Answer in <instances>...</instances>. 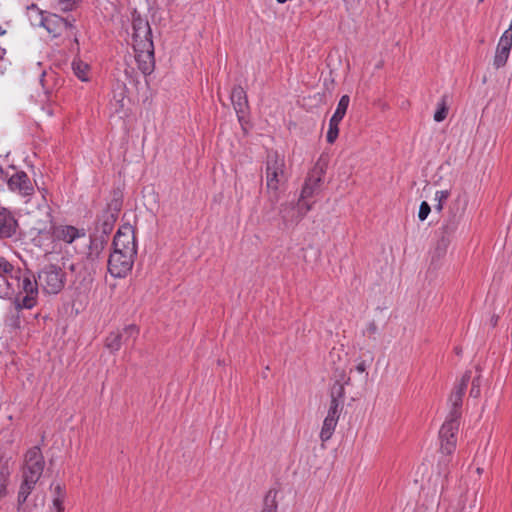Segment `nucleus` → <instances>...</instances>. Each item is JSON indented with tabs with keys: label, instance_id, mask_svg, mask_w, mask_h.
I'll return each mask as SVG.
<instances>
[{
	"label": "nucleus",
	"instance_id": "f257e3e1",
	"mask_svg": "<svg viewBox=\"0 0 512 512\" xmlns=\"http://www.w3.org/2000/svg\"><path fill=\"white\" fill-rule=\"evenodd\" d=\"M133 48L138 68L143 74H151L155 67L152 32L148 21L141 17L133 20Z\"/></svg>",
	"mask_w": 512,
	"mask_h": 512
},
{
	"label": "nucleus",
	"instance_id": "f03ea898",
	"mask_svg": "<svg viewBox=\"0 0 512 512\" xmlns=\"http://www.w3.org/2000/svg\"><path fill=\"white\" fill-rule=\"evenodd\" d=\"M287 180L285 157L277 152H270L265 163V182L267 192L273 200L279 199Z\"/></svg>",
	"mask_w": 512,
	"mask_h": 512
},
{
	"label": "nucleus",
	"instance_id": "7ed1b4c3",
	"mask_svg": "<svg viewBox=\"0 0 512 512\" xmlns=\"http://www.w3.org/2000/svg\"><path fill=\"white\" fill-rule=\"evenodd\" d=\"M27 237L34 246L41 249L44 253L51 254L56 252L54 224L49 213L43 214L42 217H33L31 219Z\"/></svg>",
	"mask_w": 512,
	"mask_h": 512
},
{
	"label": "nucleus",
	"instance_id": "20e7f679",
	"mask_svg": "<svg viewBox=\"0 0 512 512\" xmlns=\"http://www.w3.org/2000/svg\"><path fill=\"white\" fill-rule=\"evenodd\" d=\"M44 469V459L38 447H33L26 454L23 468V483L18 493V501L24 503L36 483L40 479Z\"/></svg>",
	"mask_w": 512,
	"mask_h": 512
},
{
	"label": "nucleus",
	"instance_id": "39448f33",
	"mask_svg": "<svg viewBox=\"0 0 512 512\" xmlns=\"http://www.w3.org/2000/svg\"><path fill=\"white\" fill-rule=\"evenodd\" d=\"M14 294L20 308L31 309L37 304L38 283L35 277L27 272L18 269L15 274Z\"/></svg>",
	"mask_w": 512,
	"mask_h": 512
},
{
	"label": "nucleus",
	"instance_id": "423d86ee",
	"mask_svg": "<svg viewBox=\"0 0 512 512\" xmlns=\"http://www.w3.org/2000/svg\"><path fill=\"white\" fill-rule=\"evenodd\" d=\"M344 395V387L340 384L334 385L331 390V399L328 407L327 414L323 420L319 438L324 444L329 441L338 425L339 417L342 411L341 398Z\"/></svg>",
	"mask_w": 512,
	"mask_h": 512
},
{
	"label": "nucleus",
	"instance_id": "0eeeda50",
	"mask_svg": "<svg viewBox=\"0 0 512 512\" xmlns=\"http://www.w3.org/2000/svg\"><path fill=\"white\" fill-rule=\"evenodd\" d=\"M28 15L33 25L44 27L52 37H58L65 29L72 27L68 20L56 14L44 16L43 11L36 5L28 7Z\"/></svg>",
	"mask_w": 512,
	"mask_h": 512
},
{
	"label": "nucleus",
	"instance_id": "6e6552de",
	"mask_svg": "<svg viewBox=\"0 0 512 512\" xmlns=\"http://www.w3.org/2000/svg\"><path fill=\"white\" fill-rule=\"evenodd\" d=\"M38 286L47 294H57L64 287V273L54 265L45 267L39 274Z\"/></svg>",
	"mask_w": 512,
	"mask_h": 512
},
{
	"label": "nucleus",
	"instance_id": "1a4fd4ad",
	"mask_svg": "<svg viewBox=\"0 0 512 512\" xmlns=\"http://www.w3.org/2000/svg\"><path fill=\"white\" fill-rule=\"evenodd\" d=\"M137 253L113 251L108 260V270L115 278L125 277L132 269Z\"/></svg>",
	"mask_w": 512,
	"mask_h": 512
},
{
	"label": "nucleus",
	"instance_id": "9d476101",
	"mask_svg": "<svg viewBox=\"0 0 512 512\" xmlns=\"http://www.w3.org/2000/svg\"><path fill=\"white\" fill-rule=\"evenodd\" d=\"M113 251L137 253L135 233L130 225L118 229L113 240Z\"/></svg>",
	"mask_w": 512,
	"mask_h": 512
},
{
	"label": "nucleus",
	"instance_id": "9b49d317",
	"mask_svg": "<svg viewBox=\"0 0 512 512\" xmlns=\"http://www.w3.org/2000/svg\"><path fill=\"white\" fill-rule=\"evenodd\" d=\"M86 232L83 228H77L72 225H54V238L56 244V252L62 248V243L71 244L79 238L85 237Z\"/></svg>",
	"mask_w": 512,
	"mask_h": 512
},
{
	"label": "nucleus",
	"instance_id": "f8f14e48",
	"mask_svg": "<svg viewBox=\"0 0 512 512\" xmlns=\"http://www.w3.org/2000/svg\"><path fill=\"white\" fill-rule=\"evenodd\" d=\"M139 329L136 325L130 324L125 326L122 330L112 331L108 334L105 340V346L111 352H117L120 350L123 342L129 339H136L138 336Z\"/></svg>",
	"mask_w": 512,
	"mask_h": 512
},
{
	"label": "nucleus",
	"instance_id": "ddd939ff",
	"mask_svg": "<svg viewBox=\"0 0 512 512\" xmlns=\"http://www.w3.org/2000/svg\"><path fill=\"white\" fill-rule=\"evenodd\" d=\"M459 429V423L456 419H449L443 423L440 428L439 436L441 449L444 453L450 454L456 446V434Z\"/></svg>",
	"mask_w": 512,
	"mask_h": 512
},
{
	"label": "nucleus",
	"instance_id": "4468645a",
	"mask_svg": "<svg viewBox=\"0 0 512 512\" xmlns=\"http://www.w3.org/2000/svg\"><path fill=\"white\" fill-rule=\"evenodd\" d=\"M8 187L11 191L17 192L22 196H30L34 192V187L25 172H16L8 179Z\"/></svg>",
	"mask_w": 512,
	"mask_h": 512
},
{
	"label": "nucleus",
	"instance_id": "2eb2a0df",
	"mask_svg": "<svg viewBox=\"0 0 512 512\" xmlns=\"http://www.w3.org/2000/svg\"><path fill=\"white\" fill-rule=\"evenodd\" d=\"M18 227L14 215L6 208L0 207V238H11Z\"/></svg>",
	"mask_w": 512,
	"mask_h": 512
},
{
	"label": "nucleus",
	"instance_id": "dca6fc26",
	"mask_svg": "<svg viewBox=\"0 0 512 512\" xmlns=\"http://www.w3.org/2000/svg\"><path fill=\"white\" fill-rule=\"evenodd\" d=\"M320 181V177L309 178L306 180L302 188L298 205L300 209L304 210L305 213L308 212L312 207L311 204L305 202V199L312 197L316 193L319 188Z\"/></svg>",
	"mask_w": 512,
	"mask_h": 512
},
{
	"label": "nucleus",
	"instance_id": "f3484780",
	"mask_svg": "<svg viewBox=\"0 0 512 512\" xmlns=\"http://www.w3.org/2000/svg\"><path fill=\"white\" fill-rule=\"evenodd\" d=\"M231 101L234 105V109L239 117L242 118L247 109V97L242 87L238 86L233 88L231 92Z\"/></svg>",
	"mask_w": 512,
	"mask_h": 512
},
{
	"label": "nucleus",
	"instance_id": "a211bd4d",
	"mask_svg": "<svg viewBox=\"0 0 512 512\" xmlns=\"http://www.w3.org/2000/svg\"><path fill=\"white\" fill-rule=\"evenodd\" d=\"M128 103L129 99L122 89L121 91L114 93L113 98L110 101V109L113 111V113L122 117L123 115H126Z\"/></svg>",
	"mask_w": 512,
	"mask_h": 512
},
{
	"label": "nucleus",
	"instance_id": "6ab92c4d",
	"mask_svg": "<svg viewBox=\"0 0 512 512\" xmlns=\"http://www.w3.org/2000/svg\"><path fill=\"white\" fill-rule=\"evenodd\" d=\"M15 274L13 275H0V298H9L14 294Z\"/></svg>",
	"mask_w": 512,
	"mask_h": 512
},
{
	"label": "nucleus",
	"instance_id": "aec40b11",
	"mask_svg": "<svg viewBox=\"0 0 512 512\" xmlns=\"http://www.w3.org/2000/svg\"><path fill=\"white\" fill-rule=\"evenodd\" d=\"M72 70L75 76L83 82L89 81L90 68L89 65L80 59H74L72 62Z\"/></svg>",
	"mask_w": 512,
	"mask_h": 512
},
{
	"label": "nucleus",
	"instance_id": "412c9836",
	"mask_svg": "<svg viewBox=\"0 0 512 512\" xmlns=\"http://www.w3.org/2000/svg\"><path fill=\"white\" fill-rule=\"evenodd\" d=\"M45 77H46V73L45 72H42L41 73V78H40V82L42 84V87H43V96H44V99L41 100V102L43 103L42 104V110L48 115V116H53L54 115V111L51 107V103H52V100H51V90H49L48 88H46L45 86Z\"/></svg>",
	"mask_w": 512,
	"mask_h": 512
},
{
	"label": "nucleus",
	"instance_id": "4be33fe9",
	"mask_svg": "<svg viewBox=\"0 0 512 512\" xmlns=\"http://www.w3.org/2000/svg\"><path fill=\"white\" fill-rule=\"evenodd\" d=\"M65 491L64 489L57 484L54 487V496L52 500V507L56 512H64V500H65Z\"/></svg>",
	"mask_w": 512,
	"mask_h": 512
},
{
	"label": "nucleus",
	"instance_id": "5701e85b",
	"mask_svg": "<svg viewBox=\"0 0 512 512\" xmlns=\"http://www.w3.org/2000/svg\"><path fill=\"white\" fill-rule=\"evenodd\" d=\"M349 103H350V98L348 95H343L339 102H338V105H337V108L334 112V114L332 115L331 118L335 119V120H338V121H342L343 117L345 116L346 112H347V109H348V106H349Z\"/></svg>",
	"mask_w": 512,
	"mask_h": 512
},
{
	"label": "nucleus",
	"instance_id": "b1692460",
	"mask_svg": "<svg viewBox=\"0 0 512 512\" xmlns=\"http://www.w3.org/2000/svg\"><path fill=\"white\" fill-rule=\"evenodd\" d=\"M449 197V190H438L435 192L434 201L436 202V204L434 205V208L437 212H442L444 205Z\"/></svg>",
	"mask_w": 512,
	"mask_h": 512
},
{
	"label": "nucleus",
	"instance_id": "393cba45",
	"mask_svg": "<svg viewBox=\"0 0 512 512\" xmlns=\"http://www.w3.org/2000/svg\"><path fill=\"white\" fill-rule=\"evenodd\" d=\"M340 122L341 121L335 120L333 118L330 119V121H329V128H328L327 135H326L328 143L332 144L337 139V137L339 135V124H340Z\"/></svg>",
	"mask_w": 512,
	"mask_h": 512
},
{
	"label": "nucleus",
	"instance_id": "a878e982",
	"mask_svg": "<svg viewBox=\"0 0 512 512\" xmlns=\"http://www.w3.org/2000/svg\"><path fill=\"white\" fill-rule=\"evenodd\" d=\"M18 267H15L6 258L0 256V275H13L18 273Z\"/></svg>",
	"mask_w": 512,
	"mask_h": 512
},
{
	"label": "nucleus",
	"instance_id": "bb28decb",
	"mask_svg": "<svg viewBox=\"0 0 512 512\" xmlns=\"http://www.w3.org/2000/svg\"><path fill=\"white\" fill-rule=\"evenodd\" d=\"M437 106V110L434 113V120L436 122H442L445 120L448 114V108L445 99L442 98L441 101L438 102Z\"/></svg>",
	"mask_w": 512,
	"mask_h": 512
},
{
	"label": "nucleus",
	"instance_id": "cd10ccee",
	"mask_svg": "<svg viewBox=\"0 0 512 512\" xmlns=\"http://www.w3.org/2000/svg\"><path fill=\"white\" fill-rule=\"evenodd\" d=\"M81 0H55V6L63 12L73 10Z\"/></svg>",
	"mask_w": 512,
	"mask_h": 512
},
{
	"label": "nucleus",
	"instance_id": "c85d7f7f",
	"mask_svg": "<svg viewBox=\"0 0 512 512\" xmlns=\"http://www.w3.org/2000/svg\"><path fill=\"white\" fill-rule=\"evenodd\" d=\"M373 361V357L370 356L369 359H359L357 360V364L355 366V370L357 373H365L366 370L370 367L371 363Z\"/></svg>",
	"mask_w": 512,
	"mask_h": 512
},
{
	"label": "nucleus",
	"instance_id": "c756f323",
	"mask_svg": "<svg viewBox=\"0 0 512 512\" xmlns=\"http://www.w3.org/2000/svg\"><path fill=\"white\" fill-rule=\"evenodd\" d=\"M430 211H431V208H430L429 204L427 202L423 201L419 207V212H418L419 220L420 221L426 220Z\"/></svg>",
	"mask_w": 512,
	"mask_h": 512
},
{
	"label": "nucleus",
	"instance_id": "7c9ffc66",
	"mask_svg": "<svg viewBox=\"0 0 512 512\" xmlns=\"http://www.w3.org/2000/svg\"><path fill=\"white\" fill-rule=\"evenodd\" d=\"M470 395L474 398H478L480 396V379L476 378L472 382V387L470 390Z\"/></svg>",
	"mask_w": 512,
	"mask_h": 512
},
{
	"label": "nucleus",
	"instance_id": "2f4dec72",
	"mask_svg": "<svg viewBox=\"0 0 512 512\" xmlns=\"http://www.w3.org/2000/svg\"><path fill=\"white\" fill-rule=\"evenodd\" d=\"M466 384H467V379H463L461 387L453 394L452 397L455 400V404H458L461 401Z\"/></svg>",
	"mask_w": 512,
	"mask_h": 512
},
{
	"label": "nucleus",
	"instance_id": "473e14b6",
	"mask_svg": "<svg viewBox=\"0 0 512 512\" xmlns=\"http://www.w3.org/2000/svg\"><path fill=\"white\" fill-rule=\"evenodd\" d=\"M261 512H277V504L274 500L266 501Z\"/></svg>",
	"mask_w": 512,
	"mask_h": 512
},
{
	"label": "nucleus",
	"instance_id": "72a5a7b5",
	"mask_svg": "<svg viewBox=\"0 0 512 512\" xmlns=\"http://www.w3.org/2000/svg\"><path fill=\"white\" fill-rule=\"evenodd\" d=\"M6 494V483L5 481L0 482V499Z\"/></svg>",
	"mask_w": 512,
	"mask_h": 512
},
{
	"label": "nucleus",
	"instance_id": "f704fd0d",
	"mask_svg": "<svg viewBox=\"0 0 512 512\" xmlns=\"http://www.w3.org/2000/svg\"><path fill=\"white\" fill-rule=\"evenodd\" d=\"M5 32H6V31H5L2 27H0V36L4 35V34H5Z\"/></svg>",
	"mask_w": 512,
	"mask_h": 512
},
{
	"label": "nucleus",
	"instance_id": "c9c22d12",
	"mask_svg": "<svg viewBox=\"0 0 512 512\" xmlns=\"http://www.w3.org/2000/svg\"><path fill=\"white\" fill-rule=\"evenodd\" d=\"M370 329H371L372 331H376V326L373 324V325H371V326H370Z\"/></svg>",
	"mask_w": 512,
	"mask_h": 512
},
{
	"label": "nucleus",
	"instance_id": "e433bc0d",
	"mask_svg": "<svg viewBox=\"0 0 512 512\" xmlns=\"http://www.w3.org/2000/svg\"><path fill=\"white\" fill-rule=\"evenodd\" d=\"M481 471H482V469L477 468V473H478V474H480V473H481Z\"/></svg>",
	"mask_w": 512,
	"mask_h": 512
}]
</instances>
